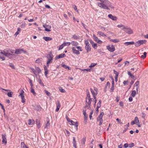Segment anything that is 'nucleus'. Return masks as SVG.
I'll use <instances>...</instances> for the list:
<instances>
[{
    "instance_id": "obj_1",
    "label": "nucleus",
    "mask_w": 148,
    "mask_h": 148,
    "mask_svg": "<svg viewBox=\"0 0 148 148\" xmlns=\"http://www.w3.org/2000/svg\"><path fill=\"white\" fill-rule=\"evenodd\" d=\"M110 3L111 4L110 2L108 0H103L102 1L100 2H98L97 3V5L100 8L107 10H109V9L108 7L107 6Z\"/></svg>"
},
{
    "instance_id": "obj_2",
    "label": "nucleus",
    "mask_w": 148,
    "mask_h": 148,
    "mask_svg": "<svg viewBox=\"0 0 148 148\" xmlns=\"http://www.w3.org/2000/svg\"><path fill=\"white\" fill-rule=\"evenodd\" d=\"M72 49L73 53L77 55L80 54L79 51H82V47L78 46H75V47H73Z\"/></svg>"
},
{
    "instance_id": "obj_3",
    "label": "nucleus",
    "mask_w": 148,
    "mask_h": 148,
    "mask_svg": "<svg viewBox=\"0 0 148 148\" xmlns=\"http://www.w3.org/2000/svg\"><path fill=\"white\" fill-rule=\"evenodd\" d=\"M92 99L91 98L86 99V105L84 107V108L89 109L90 108V105L91 104Z\"/></svg>"
},
{
    "instance_id": "obj_4",
    "label": "nucleus",
    "mask_w": 148,
    "mask_h": 148,
    "mask_svg": "<svg viewBox=\"0 0 148 148\" xmlns=\"http://www.w3.org/2000/svg\"><path fill=\"white\" fill-rule=\"evenodd\" d=\"M104 114L103 112H101L99 116L97 118V120L99 122V125H101L103 123L102 117Z\"/></svg>"
},
{
    "instance_id": "obj_5",
    "label": "nucleus",
    "mask_w": 148,
    "mask_h": 148,
    "mask_svg": "<svg viewBox=\"0 0 148 148\" xmlns=\"http://www.w3.org/2000/svg\"><path fill=\"white\" fill-rule=\"evenodd\" d=\"M124 31L128 34H133L134 32L133 30L130 27L126 26V27H124Z\"/></svg>"
},
{
    "instance_id": "obj_6",
    "label": "nucleus",
    "mask_w": 148,
    "mask_h": 148,
    "mask_svg": "<svg viewBox=\"0 0 148 148\" xmlns=\"http://www.w3.org/2000/svg\"><path fill=\"white\" fill-rule=\"evenodd\" d=\"M48 58L47 64V67H49V64L52 62V60L53 59V56L51 53L49 54V56L47 57Z\"/></svg>"
},
{
    "instance_id": "obj_7",
    "label": "nucleus",
    "mask_w": 148,
    "mask_h": 148,
    "mask_svg": "<svg viewBox=\"0 0 148 148\" xmlns=\"http://www.w3.org/2000/svg\"><path fill=\"white\" fill-rule=\"evenodd\" d=\"M147 42L146 40H140L136 42L135 44L136 47H139L141 45L145 44Z\"/></svg>"
},
{
    "instance_id": "obj_8",
    "label": "nucleus",
    "mask_w": 148,
    "mask_h": 148,
    "mask_svg": "<svg viewBox=\"0 0 148 148\" xmlns=\"http://www.w3.org/2000/svg\"><path fill=\"white\" fill-rule=\"evenodd\" d=\"M26 52H27L25 51L23 49H16L15 50V53L16 54H21L23 53H25Z\"/></svg>"
},
{
    "instance_id": "obj_9",
    "label": "nucleus",
    "mask_w": 148,
    "mask_h": 148,
    "mask_svg": "<svg viewBox=\"0 0 148 148\" xmlns=\"http://www.w3.org/2000/svg\"><path fill=\"white\" fill-rule=\"evenodd\" d=\"M107 49L109 51L111 52H114L115 50V48L114 47V46L113 45H112L111 46L110 45L107 46Z\"/></svg>"
},
{
    "instance_id": "obj_10",
    "label": "nucleus",
    "mask_w": 148,
    "mask_h": 148,
    "mask_svg": "<svg viewBox=\"0 0 148 148\" xmlns=\"http://www.w3.org/2000/svg\"><path fill=\"white\" fill-rule=\"evenodd\" d=\"M6 136V135L5 134H2V143L4 144L5 145H6L7 143V140Z\"/></svg>"
},
{
    "instance_id": "obj_11",
    "label": "nucleus",
    "mask_w": 148,
    "mask_h": 148,
    "mask_svg": "<svg viewBox=\"0 0 148 148\" xmlns=\"http://www.w3.org/2000/svg\"><path fill=\"white\" fill-rule=\"evenodd\" d=\"M69 123L71 125H75V128L77 130V127L78 126V123L77 122H75L73 121L72 120H71L70 121Z\"/></svg>"
},
{
    "instance_id": "obj_12",
    "label": "nucleus",
    "mask_w": 148,
    "mask_h": 148,
    "mask_svg": "<svg viewBox=\"0 0 148 148\" xmlns=\"http://www.w3.org/2000/svg\"><path fill=\"white\" fill-rule=\"evenodd\" d=\"M66 56V55L64 53L61 54L58 56H57L55 58V60H57L58 59L63 58Z\"/></svg>"
},
{
    "instance_id": "obj_13",
    "label": "nucleus",
    "mask_w": 148,
    "mask_h": 148,
    "mask_svg": "<svg viewBox=\"0 0 148 148\" xmlns=\"http://www.w3.org/2000/svg\"><path fill=\"white\" fill-rule=\"evenodd\" d=\"M93 37L94 40L97 42L99 44H101L102 43V42L100 40H99L98 38L96 36L95 34L93 35Z\"/></svg>"
},
{
    "instance_id": "obj_14",
    "label": "nucleus",
    "mask_w": 148,
    "mask_h": 148,
    "mask_svg": "<svg viewBox=\"0 0 148 148\" xmlns=\"http://www.w3.org/2000/svg\"><path fill=\"white\" fill-rule=\"evenodd\" d=\"M43 27L45 28V31L47 32H50L51 31L50 29L51 28V26L50 25H43Z\"/></svg>"
},
{
    "instance_id": "obj_15",
    "label": "nucleus",
    "mask_w": 148,
    "mask_h": 148,
    "mask_svg": "<svg viewBox=\"0 0 148 148\" xmlns=\"http://www.w3.org/2000/svg\"><path fill=\"white\" fill-rule=\"evenodd\" d=\"M108 17L113 20V21H116L117 20V18L116 17L114 16H113L112 14H109L108 15Z\"/></svg>"
},
{
    "instance_id": "obj_16",
    "label": "nucleus",
    "mask_w": 148,
    "mask_h": 148,
    "mask_svg": "<svg viewBox=\"0 0 148 148\" xmlns=\"http://www.w3.org/2000/svg\"><path fill=\"white\" fill-rule=\"evenodd\" d=\"M5 52V50H4L3 52H1L0 53V58L2 60H5V58L4 57V53Z\"/></svg>"
},
{
    "instance_id": "obj_17",
    "label": "nucleus",
    "mask_w": 148,
    "mask_h": 148,
    "mask_svg": "<svg viewBox=\"0 0 148 148\" xmlns=\"http://www.w3.org/2000/svg\"><path fill=\"white\" fill-rule=\"evenodd\" d=\"M60 107V104L59 101H58V103L56 105V111L57 112L59 110Z\"/></svg>"
},
{
    "instance_id": "obj_18",
    "label": "nucleus",
    "mask_w": 148,
    "mask_h": 148,
    "mask_svg": "<svg viewBox=\"0 0 148 148\" xmlns=\"http://www.w3.org/2000/svg\"><path fill=\"white\" fill-rule=\"evenodd\" d=\"M134 42L133 41L126 42L124 43V44L126 46L130 45H134Z\"/></svg>"
},
{
    "instance_id": "obj_19",
    "label": "nucleus",
    "mask_w": 148,
    "mask_h": 148,
    "mask_svg": "<svg viewBox=\"0 0 148 148\" xmlns=\"http://www.w3.org/2000/svg\"><path fill=\"white\" fill-rule=\"evenodd\" d=\"M71 44L73 46H74V47H75V46H78L79 43L76 41H72L71 42Z\"/></svg>"
},
{
    "instance_id": "obj_20",
    "label": "nucleus",
    "mask_w": 148,
    "mask_h": 148,
    "mask_svg": "<svg viewBox=\"0 0 148 148\" xmlns=\"http://www.w3.org/2000/svg\"><path fill=\"white\" fill-rule=\"evenodd\" d=\"M86 109L84 108L83 110V114L84 116V118L85 120H86L87 118V116L86 115Z\"/></svg>"
},
{
    "instance_id": "obj_21",
    "label": "nucleus",
    "mask_w": 148,
    "mask_h": 148,
    "mask_svg": "<svg viewBox=\"0 0 148 148\" xmlns=\"http://www.w3.org/2000/svg\"><path fill=\"white\" fill-rule=\"evenodd\" d=\"M35 122L34 121L33 119H29L28 121V124L30 125H32Z\"/></svg>"
},
{
    "instance_id": "obj_22",
    "label": "nucleus",
    "mask_w": 148,
    "mask_h": 148,
    "mask_svg": "<svg viewBox=\"0 0 148 148\" xmlns=\"http://www.w3.org/2000/svg\"><path fill=\"white\" fill-rule=\"evenodd\" d=\"M43 39L46 41L51 40L52 39V38H51L49 37H43Z\"/></svg>"
},
{
    "instance_id": "obj_23",
    "label": "nucleus",
    "mask_w": 148,
    "mask_h": 148,
    "mask_svg": "<svg viewBox=\"0 0 148 148\" xmlns=\"http://www.w3.org/2000/svg\"><path fill=\"white\" fill-rule=\"evenodd\" d=\"M85 48L87 51V53H88L89 51H90L91 50V48L89 45H86Z\"/></svg>"
},
{
    "instance_id": "obj_24",
    "label": "nucleus",
    "mask_w": 148,
    "mask_h": 148,
    "mask_svg": "<svg viewBox=\"0 0 148 148\" xmlns=\"http://www.w3.org/2000/svg\"><path fill=\"white\" fill-rule=\"evenodd\" d=\"M97 33L98 34H99L100 36H103V37H106V35L104 34L101 31H99L97 32Z\"/></svg>"
},
{
    "instance_id": "obj_25",
    "label": "nucleus",
    "mask_w": 148,
    "mask_h": 148,
    "mask_svg": "<svg viewBox=\"0 0 148 148\" xmlns=\"http://www.w3.org/2000/svg\"><path fill=\"white\" fill-rule=\"evenodd\" d=\"M139 81H137L134 84V85L136 86V90L137 92L138 91V89L139 88V87L138 86V85H139Z\"/></svg>"
},
{
    "instance_id": "obj_26",
    "label": "nucleus",
    "mask_w": 148,
    "mask_h": 148,
    "mask_svg": "<svg viewBox=\"0 0 148 148\" xmlns=\"http://www.w3.org/2000/svg\"><path fill=\"white\" fill-rule=\"evenodd\" d=\"M24 91L22 90L20 93L19 95V97H20L21 98H23V97L24 96Z\"/></svg>"
},
{
    "instance_id": "obj_27",
    "label": "nucleus",
    "mask_w": 148,
    "mask_h": 148,
    "mask_svg": "<svg viewBox=\"0 0 148 148\" xmlns=\"http://www.w3.org/2000/svg\"><path fill=\"white\" fill-rule=\"evenodd\" d=\"M92 45V47L95 49H96L97 47V44L95 43L94 42L92 41L91 42Z\"/></svg>"
},
{
    "instance_id": "obj_28",
    "label": "nucleus",
    "mask_w": 148,
    "mask_h": 148,
    "mask_svg": "<svg viewBox=\"0 0 148 148\" xmlns=\"http://www.w3.org/2000/svg\"><path fill=\"white\" fill-rule=\"evenodd\" d=\"M36 122L37 124V127L38 128H39L41 126L40 125V120H36Z\"/></svg>"
},
{
    "instance_id": "obj_29",
    "label": "nucleus",
    "mask_w": 148,
    "mask_h": 148,
    "mask_svg": "<svg viewBox=\"0 0 148 148\" xmlns=\"http://www.w3.org/2000/svg\"><path fill=\"white\" fill-rule=\"evenodd\" d=\"M21 148H28L26 146L23 142H22L21 143Z\"/></svg>"
},
{
    "instance_id": "obj_30",
    "label": "nucleus",
    "mask_w": 148,
    "mask_h": 148,
    "mask_svg": "<svg viewBox=\"0 0 148 148\" xmlns=\"http://www.w3.org/2000/svg\"><path fill=\"white\" fill-rule=\"evenodd\" d=\"M50 127V123H49V121H47V123L46 124L45 126V128H48Z\"/></svg>"
},
{
    "instance_id": "obj_31",
    "label": "nucleus",
    "mask_w": 148,
    "mask_h": 148,
    "mask_svg": "<svg viewBox=\"0 0 148 148\" xmlns=\"http://www.w3.org/2000/svg\"><path fill=\"white\" fill-rule=\"evenodd\" d=\"M73 144L74 147H75V146H77L76 142L75 140V137H73Z\"/></svg>"
},
{
    "instance_id": "obj_32",
    "label": "nucleus",
    "mask_w": 148,
    "mask_h": 148,
    "mask_svg": "<svg viewBox=\"0 0 148 148\" xmlns=\"http://www.w3.org/2000/svg\"><path fill=\"white\" fill-rule=\"evenodd\" d=\"M4 53V55L5 56L10 57L12 55V54L7 53L5 51Z\"/></svg>"
},
{
    "instance_id": "obj_33",
    "label": "nucleus",
    "mask_w": 148,
    "mask_h": 148,
    "mask_svg": "<svg viewBox=\"0 0 148 148\" xmlns=\"http://www.w3.org/2000/svg\"><path fill=\"white\" fill-rule=\"evenodd\" d=\"M30 89L31 92L32 93L34 96H35L36 94L33 87L31 88Z\"/></svg>"
},
{
    "instance_id": "obj_34",
    "label": "nucleus",
    "mask_w": 148,
    "mask_h": 148,
    "mask_svg": "<svg viewBox=\"0 0 148 148\" xmlns=\"http://www.w3.org/2000/svg\"><path fill=\"white\" fill-rule=\"evenodd\" d=\"M73 38L75 40H77L79 38V37L78 35H73Z\"/></svg>"
},
{
    "instance_id": "obj_35",
    "label": "nucleus",
    "mask_w": 148,
    "mask_h": 148,
    "mask_svg": "<svg viewBox=\"0 0 148 148\" xmlns=\"http://www.w3.org/2000/svg\"><path fill=\"white\" fill-rule=\"evenodd\" d=\"M136 123V124H137V123H139V121L138 119V118L137 117H136L134 118V121Z\"/></svg>"
},
{
    "instance_id": "obj_36",
    "label": "nucleus",
    "mask_w": 148,
    "mask_h": 148,
    "mask_svg": "<svg viewBox=\"0 0 148 148\" xmlns=\"http://www.w3.org/2000/svg\"><path fill=\"white\" fill-rule=\"evenodd\" d=\"M62 66L63 67L66 69H68L69 70H71V69L69 66H68L64 64H63L62 65Z\"/></svg>"
},
{
    "instance_id": "obj_37",
    "label": "nucleus",
    "mask_w": 148,
    "mask_h": 148,
    "mask_svg": "<svg viewBox=\"0 0 148 148\" xmlns=\"http://www.w3.org/2000/svg\"><path fill=\"white\" fill-rule=\"evenodd\" d=\"M42 59V58H39V59L36 60L35 61V62L36 63H38V64H39L41 62Z\"/></svg>"
},
{
    "instance_id": "obj_38",
    "label": "nucleus",
    "mask_w": 148,
    "mask_h": 148,
    "mask_svg": "<svg viewBox=\"0 0 148 148\" xmlns=\"http://www.w3.org/2000/svg\"><path fill=\"white\" fill-rule=\"evenodd\" d=\"M36 73H39L41 72V70L40 68L37 67L36 68Z\"/></svg>"
},
{
    "instance_id": "obj_39",
    "label": "nucleus",
    "mask_w": 148,
    "mask_h": 148,
    "mask_svg": "<svg viewBox=\"0 0 148 148\" xmlns=\"http://www.w3.org/2000/svg\"><path fill=\"white\" fill-rule=\"evenodd\" d=\"M136 95V91L135 90H133L132 91V93L131 94V96L133 97H134L135 96V95Z\"/></svg>"
},
{
    "instance_id": "obj_40",
    "label": "nucleus",
    "mask_w": 148,
    "mask_h": 148,
    "mask_svg": "<svg viewBox=\"0 0 148 148\" xmlns=\"http://www.w3.org/2000/svg\"><path fill=\"white\" fill-rule=\"evenodd\" d=\"M110 41L113 42L114 43H116L119 42V40L118 39H112L110 40Z\"/></svg>"
},
{
    "instance_id": "obj_41",
    "label": "nucleus",
    "mask_w": 148,
    "mask_h": 148,
    "mask_svg": "<svg viewBox=\"0 0 148 148\" xmlns=\"http://www.w3.org/2000/svg\"><path fill=\"white\" fill-rule=\"evenodd\" d=\"M117 27L119 28L123 27V29L124 30V27H126V26H125L124 25L122 24H119L117 25Z\"/></svg>"
},
{
    "instance_id": "obj_42",
    "label": "nucleus",
    "mask_w": 148,
    "mask_h": 148,
    "mask_svg": "<svg viewBox=\"0 0 148 148\" xmlns=\"http://www.w3.org/2000/svg\"><path fill=\"white\" fill-rule=\"evenodd\" d=\"M13 94V92H10L8 93L7 95L9 97H12Z\"/></svg>"
},
{
    "instance_id": "obj_43",
    "label": "nucleus",
    "mask_w": 148,
    "mask_h": 148,
    "mask_svg": "<svg viewBox=\"0 0 148 148\" xmlns=\"http://www.w3.org/2000/svg\"><path fill=\"white\" fill-rule=\"evenodd\" d=\"M38 82L39 84L42 85V86H44V85L43 83L42 82V80L40 79H38Z\"/></svg>"
},
{
    "instance_id": "obj_44",
    "label": "nucleus",
    "mask_w": 148,
    "mask_h": 148,
    "mask_svg": "<svg viewBox=\"0 0 148 148\" xmlns=\"http://www.w3.org/2000/svg\"><path fill=\"white\" fill-rule=\"evenodd\" d=\"M64 45V46H69L70 45V44H71V43L69 42H64L63 43Z\"/></svg>"
},
{
    "instance_id": "obj_45",
    "label": "nucleus",
    "mask_w": 148,
    "mask_h": 148,
    "mask_svg": "<svg viewBox=\"0 0 148 148\" xmlns=\"http://www.w3.org/2000/svg\"><path fill=\"white\" fill-rule=\"evenodd\" d=\"M21 31V29L18 28L17 31L15 33L14 35L16 36L17 35H18L19 33V32Z\"/></svg>"
},
{
    "instance_id": "obj_46",
    "label": "nucleus",
    "mask_w": 148,
    "mask_h": 148,
    "mask_svg": "<svg viewBox=\"0 0 148 148\" xmlns=\"http://www.w3.org/2000/svg\"><path fill=\"white\" fill-rule=\"evenodd\" d=\"M97 64L96 63H92L89 66V67L91 68L95 66Z\"/></svg>"
},
{
    "instance_id": "obj_47",
    "label": "nucleus",
    "mask_w": 148,
    "mask_h": 148,
    "mask_svg": "<svg viewBox=\"0 0 148 148\" xmlns=\"http://www.w3.org/2000/svg\"><path fill=\"white\" fill-rule=\"evenodd\" d=\"M64 46V45L63 43L60 46L58 50H60L61 49H62Z\"/></svg>"
},
{
    "instance_id": "obj_48",
    "label": "nucleus",
    "mask_w": 148,
    "mask_h": 148,
    "mask_svg": "<svg viewBox=\"0 0 148 148\" xmlns=\"http://www.w3.org/2000/svg\"><path fill=\"white\" fill-rule=\"evenodd\" d=\"M59 90L60 92H62V93H64V92H65V90L64 89L62 88L61 87L60 88Z\"/></svg>"
},
{
    "instance_id": "obj_49",
    "label": "nucleus",
    "mask_w": 148,
    "mask_h": 148,
    "mask_svg": "<svg viewBox=\"0 0 148 148\" xmlns=\"http://www.w3.org/2000/svg\"><path fill=\"white\" fill-rule=\"evenodd\" d=\"M114 85H112L111 88H110V92H112L113 91L114 89Z\"/></svg>"
},
{
    "instance_id": "obj_50",
    "label": "nucleus",
    "mask_w": 148,
    "mask_h": 148,
    "mask_svg": "<svg viewBox=\"0 0 148 148\" xmlns=\"http://www.w3.org/2000/svg\"><path fill=\"white\" fill-rule=\"evenodd\" d=\"M90 91H91V92L93 96H94L95 95H96L97 94V93H96V94H95L94 91H93V90L92 89H91Z\"/></svg>"
},
{
    "instance_id": "obj_51",
    "label": "nucleus",
    "mask_w": 148,
    "mask_h": 148,
    "mask_svg": "<svg viewBox=\"0 0 148 148\" xmlns=\"http://www.w3.org/2000/svg\"><path fill=\"white\" fill-rule=\"evenodd\" d=\"M44 91L45 92L48 96H49L50 95V93L47 90H45Z\"/></svg>"
},
{
    "instance_id": "obj_52",
    "label": "nucleus",
    "mask_w": 148,
    "mask_h": 148,
    "mask_svg": "<svg viewBox=\"0 0 148 148\" xmlns=\"http://www.w3.org/2000/svg\"><path fill=\"white\" fill-rule=\"evenodd\" d=\"M114 73L115 74V76H118L119 73L115 70H114Z\"/></svg>"
},
{
    "instance_id": "obj_53",
    "label": "nucleus",
    "mask_w": 148,
    "mask_h": 148,
    "mask_svg": "<svg viewBox=\"0 0 148 148\" xmlns=\"http://www.w3.org/2000/svg\"><path fill=\"white\" fill-rule=\"evenodd\" d=\"M86 142V138H84L82 139V144H83L84 145H85V143Z\"/></svg>"
},
{
    "instance_id": "obj_54",
    "label": "nucleus",
    "mask_w": 148,
    "mask_h": 148,
    "mask_svg": "<svg viewBox=\"0 0 148 148\" xmlns=\"http://www.w3.org/2000/svg\"><path fill=\"white\" fill-rule=\"evenodd\" d=\"M21 101L23 103H24L25 102V96L23 97V98H21Z\"/></svg>"
},
{
    "instance_id": "obj_55",
    "label": "nucleus",
    "mask_w": 148,
    "mask_h": 148,
    "mask_svg": "<svg viewBox=\"0 0 148 148\" xmlns=\"http://www.w3.org/2000/svg\"><path fill=\"white\" fill-rule=\"evenodd\" d=\"M29 83H30V86H31V88L33 87V83H32V81L31 80V79H29Z\"/></svg>"
},
{
    "instance_id": "obj_56",
    "label": "nucleus",
    "mask_w": 148,
    "mask_h": 148,
    "mask_svg": "<svg viewBox=\"0 0 148 148\" xmlns=\"http://www.w3.org/2000/svg\"><path fill=\"white\" fill-rule=\"evenodd\" d=\"M134 146V144L133 143H131L129 145V147L130 148H131Z\"/></svg>"
},
{
    "instance_id": "obj_57",
    "label": "nucleus",
    "mask_w": 148,
    "mask_h": 148,
    "mask_svg": "<svg viewBox=\"0 0 148 148\" xmlns=\"http://www.w3.org/2000/svg\"><path fill=\"white\" fill-rule=\"evenodd\" d=\"M90 98V95L89 92L87 93V97H86V99H88V98Z\"/></svg>"
},
{
    "instance_id": "obj_58",
    "label": "nucleus",
    "mask_w": 148,
    "mask_h": 148,
    "mask_svg": "<svg viewBox=\"0 0 148 148\" xmlns=\"http://www.w3.org/2000/svg\"><path fill=\"white\" fill-rule=\"evenodd\" d=\"M31 69L32 72L33 73H34L35 74V75H36V69H34L33 68H31Z\"/></svg>"
},
{
    "instance_id": "obj_59",
    "label": "nucleus",
    "mask_w": 148,
    "mask_h": 148,
    "mask_svg": "<svg viewBox=\"0 0 148 148\" xmlns=\"http://www.w3.org/2000/svg\"><path fill=\"white\" fill-rule=\"evenodd\" d=\"M84 70H85L87 71L90 72L91 70V69H87L82 70V71Z\"/></svg>"
},
{
    "instance_id": "obj_60",
    "label": "nucleus",
    "mask_w": 148,
    "mask_h": 148,
    "mask_svg": "<svg viewBox=\"0 0 148 148\" xmlns=\"http://www.w3.org/2000/svg\"><path fill=\"white\" fill-rule=\"evenodd\" d=\"M129 126V123H128L126 125H125L124 127L125 128V129L126 128V130H127L128 129V127Z\"/></svg>"
},
{
    "instance_id": "obj_61",
    "label": "nucleus",
    "mask_w": 148,
    "mask_h": 148,
    "mask_svg": "<svg viewBox=\"0 0 148 148\" xmlns=\"http://www.w3.org/2000/svg\"><path fill=\"white\" fill-rule=\"evenodd\" d=\"M128 83V81L127 80L126 81H124L123 82V84L124 85H125L127 84V83Z\"/></svg>"
},
{
    "instance_id": "obj_62",
    "label": "nucleus",
    "mask_w": 148,
    "mask_h": 148,
    "mask_svg": "<svg viewBox=\"0 0 148 148\" xmlns=\"http://www.w3.org/2000/svg\"><path fill=\"white\" fill-rule=\"evenodd\" d=\"M129 64V62L128 61H126L125 62V65H127V66H128Z\"/></svg>"
},
{
    "instance_id": "obj_63",
    "label": "nucleus",
    "mask_w": 148,
    "mask_h": 148,
    "mask_svg": "<svg viewBox=\"0 0 148 148\" xmlns=\"http://www.w3.org/2000/svg\"><path fill=\"white\" fill-rule=\"evenodd\" d=\"M48 73V71H45V74L46 77H47V74Z\"/></svg>"
},
{
    "instance_id": "obj_64",
    "label": "nucleus",
    "mask_w": 148,
    "mask_h": 148,
    "mask_svg": "<svg viewBox=\"0 0 148 148\" xmlns=\"http://www.w3.org/2000/svg\"><path fill=\"white\" fill-rule=\"evenodd\" d=\"M85 43L86 44V45H89V43L88 41V40H86L85 41Z\"/></svg>"
}]
</instances>
